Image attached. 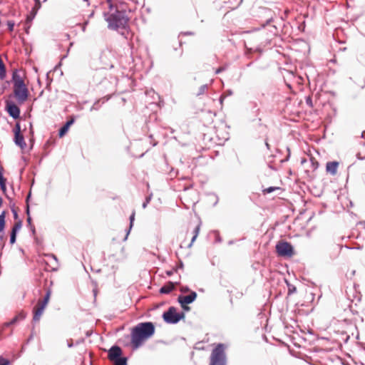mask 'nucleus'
<instances>
[{
  "label": "nucleus",
  "instance_id": "bb28decb",
  "mask_svg": "<svg viewBox=\"0 0 365 365\" xmlns=\"http://www.w3.org/2000/svg\"><path fill=\"white\" fill-rule=\"evenodd\" d=\"M9 361L1 356H0V365H8Z\"/></svg>",
  "mask_w": 365,
  "mask_h": 365
},
{
  "label": "nucleus",
  "instance_id": "f3484780",
  "mask_svg": "<svg viewBox=\"0 0 365 365\" xmlns=\"http://www.w3.org/2000/svg\"><path fill=\"white\" fill-rule=\"evenodd\" d=\"M114 365H126L127 364V358L125 357H121V356L119 358H117V359H115L113 361Z\"/></svg>",
  "mask_w": 365,
  "mask_h": 365
},
{
  "label": "nucleus",
  "instance_id": "f8f14e48",
  "mask_svg": "<svg viewBox=\"0 0 365 365\" xmlns=\"http://www.w3.org/2000/svg\"><path fill=\"white\" fill-rule=\"evenodd\" d=\"M339 165V163L337 161H330V162L327 163V165H326L327 173L331 174V175H336L337 173Z\"/></svg>",
  "mask_w": 365,
  "mask_h": 365
},
{
  "label": "nucleus",
  "instance_id": "6e6552de",
  "mask_svg": "<svg viewBox=\"0 0 365 365\" xmlns=\"http://www.w3.org/2000/svg\"><path fill=\"white\" fill-rule=\"evenodd\" d=\"M14 143L16 145L20 147L22 150L25 149L26 147V143L24 140V138L23 134L21 131V126L19 123H16L14 128Z\"/></svg>",
  "mask_w": 365,
  "mask_h": 365
},
{
  "label": "nucleus",
  "instance_id": "f03ea898",
  "mask_svg": "<svg viewBox=\"0 0 365 365\" xmlns=\"http://www.w3.org/2000/svg\"><path fill=\"white\" fill-rule=\"evenodd\" d=\"M109 27L113 29L125 28L128 22V19L124 11H117L115 14H110L108 19Z\"/></svg>",
  "mask_w": 365,
  "mask_h": 365
},
{
  "label": "nucleus",
  "instance_id": "7ed1b4c3",
  "mask_svg": "<svg viewBox=\"0 0 365 365\" xmlns=\"http://www.w3.org/2000/svg\"><path fill=\"white\" fill-rule=\"evenodd\" d=\"M51 295V291L50 289H48L46 291V295L43 299H39L36 305L34 307L33 313L34 317L33 319L34 321L38 322L39 321L40 318L41 317L43 311L45 308L46 307L50 297Z\"/></svg>",
  "mask_w": 365,
  "mask_h": 365
},
{
  "label": "nucleus",
  "instance_id": "ddd939ff",
  "mask_svg": "<svg viewBox=\"0 0 365 365\" xmlns=\"http://www.w3.org/2000/svg\"><path fill=\"white\" fill-rule=\"evenodd\" d=\"M12 81L14 86H21L25 84L23 78L16 71H14L12 75Z\"/></svg>",
  "mask_w": 365,
  "mask_h": 365
},
{
  "label": "nucleus",
  "instance_id": "6ab92c4d",
  "mask_svg": "<svg viewBox=\"0 0 365 365\" xmlns=\"http://www.w3.org/2000/svg\"><path fill=\"white\" fill-rule=\"evenodd\" d=\"M310 162L312 166V171L314 172L318 168L319 163L314 157L310 158Z\"/></svg>",
  "mask_w": 365,
  "mask_h": 365
},
{
  "label": "nucleus",
  "instance_id": "0eeeda50",
  "mask_svg": "<svg viewBox=\"0 0 365 365\" xmlns=\"http://www.w3.org/2000/svg\"><path fill=\"white\" fill-rule=\"evenodd\" d=\"M14 94L19 104L27 101L29 92L26 84L14 86Z\"/></svg>",
  "mask_w": 365,
  "mask_h": 365
},
{
  "label": "nucleus",
  "instance_id": "dca6fc26",
  "mask_svg": "<svg viewBox=\"0 0 365 365\" xmlns=\"http://www.w3.org/2000/svg\"><path fill=\"white\" fill-rule=\"evenodd\" d=\"M200 225H197L192 230V232L190 233L192 235L191 241H190V243L187 245L188 247H190L192 246V243L195 241L196 238L197 237V236L199 235V232H200Z\"/></svg>",
  "mask_w": 365,
  "mask_h": 365
},
{
  "label": "nucleus",
  "instance_id": "5701e85b",
  "mask_svg": "<svg viewBox=\"0 0 365 365\" xmlns=\"http://www.w3.org/2000/svg\"><path fill=\"white\" fill-rule=\"evenodd\" d=\"M0 185L1 189L4 191L6 190V180L0 173Z\"/></svg>",
  "mask_w": 365,
  "mask_h": 365
},
{
  "label": "nucleus",
  "instance_id": "393cba45",
  "mask_svg": "<svg viewBox=\"0 0 365 365\" xmlns=\"http://www.w3.org/2000/svg\"><path fill=\"white\" fill-rule=\"evenodd\" d=\"M135 211H133L130 217V227H131L133 226V221L135 220Z\"/></svg>",
  "mask_w": 365,
  "mask_h": 365
},
{
  "label": "nucleus",
  "instance_id": "4be33fe9",
  "mask_svg": "<svg viewBox=\"0 0 365 365\" xmlns=\"http://www.w3.org/2000/svg\"><path fill=\"white\" fill-rule=\"evenodd\" d=\"M40 5H41V4H40L39 0H36V4H35V6H34V8L32 9V11H31V14H32V15H33V17L36 15L37 10H38V9H39V7H40Z\"/></svg>",
  "mask_w": 365,
  "mask_h": 365
},
{
  "label": "nucleus",
  "instance_id": "1a4fd4ad",
  "mask_svg": "<svg viewBox=\"0 0 365 365\" xmlns=\"http://www.w3.org/2000/svg\"><path fill=\"white\" fill-rule=\"evenodd\" d=\"M197 297V294L195 292H191L190 294L186 296L180 295L178 297V302L181 305V307L185 310L188 311L190 310V307L187 306V304L192 303L195 301V299Z\"/></svg>",
  "mask_w": 365,
  "mask_h": 365
},
{
  "label": "nucleus",
  "instance_id": "cd10ccee",
  "mask_svg": "<svg viewBox=\"0 0 365 365\" xmlns=\"http://www.w3.org/2000/svg\"><path fill=\"white\" fill-rule=\"evenodd\" d=\"M7 25H8L9 31H12L14 30V23L13 21H9L7 23Z\"/></svg>",
  "mask_w": 365,
  "mask_h": 365
},
{
  "label": "nucleus",
  "instance_id": "aec40b11",
  "mask_svg": "<svg viewBox=\"0 0 365 365\" xmlns=\"http://www.w3.org/2000/svg\"><path fill=\"white\" fill-rule=\"evenodd\" d=\"M26 317V314L24 312H21L17 316H16L12 321L10 322V324H14L18 320H22Z\"/></svg>",
  "mask_w": 365,
  "mask_h": 365
},
{
  "label": "nucleus",
  "instance_id": "473e14b6",
  "mask_svg": "<svg viewBox=\"0 0 365 365\" xmlns=\"http://www.w3.org/2000/svg\"><path fill=\"white\" fill-rule=\"evenodd\" d=\"M110 0H108V1H110Z\"/></svg>",
  "mask_w": 365,
  "mask_h": 365
},
{
  "label": "nucleus",
  "instance_id": "9b49d317",
  "mask_svg": "<svg viewBox=\"0 0 365 365\" xmlns=\"http://www.w3.org/2000/svg\"><path fill=\"white\" fill-rule=\"evenodd\" d=\"M121 355H122L121 349L118 346H114L110 349V350L108 351V358L110 361H113L115 359H117V358H119Z\"/></svg>",
  "mask_w": 365,
  "mask_h": 365
},
{
  "label": "nucleus",
  "instance_id": "f257e3e1",
  "mask_svg": "<svg viewBox=\"0 0 365 365\" xmlns=\"http://www.w3.org/2000/svg\"><path fill=\"white\" fill-rule=\"evenodd\" d=\"M155 331V328L152 322H141L130 329V341L128 346H130L132 349L136 350L150 338H151Z\"/></svg>",
  "mask_w": 365,
  "mask_h": 365
},
{
  "label": "nucleus",
  "instance_id": "7c9ffc66",
  "mask_svg": "<svg viewBox=\"0 0 365 365\" xmlns=\"http://www.w3.org/2000/svg\"><path fill=\"white\" fill-rule=\"evenodd\" d=\"M307 159L303 158L301 160V164L303 165L304 163H307Z\"/></svg>",
  "mask_w": 365,
  "mask_h": 365
},
{
  "label": "nucleus",
  "instance_id": "a878e982",
  "mask_svg": "<svg viewBox=\"0 0 365 365\" xmlns=\"http://www.w3.org/2000/svg\"><path fill=\"white\" fill-rule=\"evenodd\" d=\"M16 233H14V232L11 233V237H10L11 244H14L16 242Z\"/></svg>",
  "mask_w": 365,
  "mask_h": 365
},
{
  "label": "nucleus",
  "instance_id": "c756f323",
  "mask_svg": "<svg viewBox=\"0 0 365 365\" xmlns=\"http://www.w3.org/2000/svg\"><path fill=\"white\" fill-rule=\"evenodd\" d=\"M180 291H181L182 292H189V288H188V287H182L180 288Z\"/></svg>",
  "mask_w": 365,
  "mask_h": 365
},
{
  "label": "nucleus",
  "instance_id": "412c9836",
  "mask_svg": "<svg viewBox=\"0 0 365 365\" xmlns=\"http://www.w3.org/2000/svg\"><path fill=\"white\" fill-rule=\"evenodd\" d=\"M21 225L22 224L21 221L16 222L12 228L11 232L16 234V232L21 229Z\"/></svg>",
  "mask_w": 365,
  "mask_h": 365
},
{
  "label": "nucleus",
  "instance_id": "a211bd4d",
  "mask_svg": "<svg viewBox=\"0 0 365 365\" xmlns=\"http://www.w3.org/2000/svg\"><path fill=\"white\" fill-rule=\"evenodd\" d=\"M5 217H6V212L4 211L0 215V232H2L5 227Z\"/></svg>",
  "mask_w": 365,
  "mask_h": 365
},
{
  "label": "nucleus",
  "instance_id": "423d86ee",
  "mask_svg": "<svg viewBox=\"0 0 365 365\" xmlns=\"http://www.w3.org/2000/svg\"><path fill=\"white\" fill-rule=\"evenodd\" d=\"M183 317L184 314L178 313L174 307H170L163 315L164 321L168 324L178 323Z\"/></svg>",
  "mask_w": 365,
  "mask_h": 365
},
{
  "label": "nucleus",
  "instance_id": "2f4dec72",
  "mask_svg": "<svg viewBox=\"0 0 365 365\" xmlns=\"http://www.w3.org/2000/svg\"><path fill=\"white\" fill-rule=\"evenodd\" d=\"M223 70L222 68H219L217 71H216V73H219L220 72H221Z\"/></svg>",
  "mask_w": 365,
  "mask_h": 365
},
{
  "label": "nucleus",
  "instance_id": "9d476101",
  "mask_svg": "<svg viewBox=\"0 0 365 365\" xmlns=\"http://www.w3.org/2000/svg\"><path fill=\"white\" fill-rule=\"evenodd\" d=\"M6 108L9 114L12 118H14V119H17L19 118L20 109L14 103L11 101H6Z\"/></svg>",
  "mask_w": 365,
  "mask_h": 365
},
{
  "label": "nucleus",
  "instance_id": "b1692460",
  "mask_svg": "<svg viewBox=\"0 0 365 365\" xmlns=\"http://www.w3.org/2000/svg\"><path fill=\"white\" fill-rule=\"evenodd\" d=\"M277 189H278V187H268L267 189H264L263 190V192H264V193H270V192H272V191H274V190H275Z\"/></svg>",
  "mask_w": 365,
  "mask_h": 365
},
{
  "label": "nucleus",
  "instance_id": "2eb2a0df",
  "mask_svg": "<svg viewBox=\"0 0 365 365\" xmlns=\"http://www.w3.org/2000/svg\"><path fill=\"white\" fill-rule=\"evenodd\" d=\"M74 120L73 119H71L70 120H68L66 124L59 130L58 135L60 138L63 137L66 133L68 132L70 126L73 123Z\"/></svg>",
  "mask_w": 365,
  "mask_h": 365
},
{
  "label": "nucleus",
  "instance_id": "c85d7f7f",
  "mask_svg": "<svg viewBox=\"0 0 365 365\" xmlns=\"http://www.w3.org/2000/svg\"><path fill=\"white\" fill-rule=\"evenodd\" d=\"M207 88V86H202L200 88V91L197 93V95L202 94L205 92V89Z\"/></svg>",
  "mask_w": 365,
  "mask_h": 365
},
{
  "label": "nucleus",
  "instance_id": "20e7f679",
  "mask_svg": "<svg viewBox=\"0 0 365 365\" xmlns=\"http://www.w3.org/2000/svg\"><path fill=\"white\" fill-rule=\"evenodd\" d=\"M210 365H226L223 346L218 344L212 351Z\"/></svg>",
  "mask_w": 365,
  "mask_h": 365
},
{
  "label": "nucleus",
  "instance_id": "39448f33",
  "mask_svg": "<svg viewBox=\"0 0 365 365\" xmlns=\"http://www.w3.org/2000/svg\"><path fill=\"white\" fill-rule=\"evenodd\" d=\"M276 251L279 256L291 257L294 252L292 245L285 241H279L276 245Z\"/></svg>",
  "mask_w": 365,
  "mask_h": 365
},
{
  "label": "nucleus",
  "instance_id": "4468645a",
  "mask_svg": "<svg viewBox=\"0 0 365 365\" xmlns=\"http://www.w3.org/2000/svg\"><path fill=\"white\" fill-rule=\"evenodd\" d=\"M175 284L173 282H168L160 288V292L162 294H169L175 289Z\"/></svg>",
  "mask_w": 365,
  "mask_h": 365
}]
</instances>
